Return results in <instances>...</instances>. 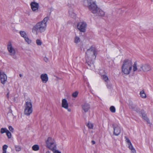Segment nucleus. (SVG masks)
<instances>
[{
  "label": "nucleus",
  "mask_w": 153,
  "mask_h": 153,
  "mask_svg": "<svg viewBox=\"0 0 153 153\" xmlns=\"http://www.w3.org/2000/svg\"><path fill=\"white\" fill-rule=\"evenodd\" d=\"M7 76L4 72L0 70V80L1 83L4 85L7 81Z\"/></svg>",
  "instance_id": "10"
},
{
  "label": "nucleus",
  "mask_w": 153,
  "mask_h": 153,
  "mask_svg": "<svg viewBox=\"0 0 153 153\" xmlns=\"http://www.w3.org/2000/svg\"><path fill=\"white\" fill-rule=\"evenodd\" d=\"M69 13L70 16L73 18H75L76 17V14L74 13L72 9H71V10H69Z\"/></svg>",
  "instance_id": "16"
},
{
  "label": "nucleus",
  "mask_w": 153,
  "mask_h": 153,
  "mask_svg": "<svg viewBox=\"0 0 153 153\" xmlns=\"http://www.w3.org/2000/svg\"><path fill=\"white\" fill-rule=\"evenodd\" d=\"M86 26V24L83 22H79L77 25V29L80 31L82 32H84L85 31V28Z\"/></svg>",
  "instance_id": "9"
},
{
  "label": "nucleus",
  "mask_w": 153,
  "mask_h": 153,
  "mask_svg": "<svg viewBox=\"0 0 153 153\" xmlns=\"http://www.w3.org/2000/svg\"><path fill=\"white\" fill-rule=\"evenodd\" d=\"M141 116L142 118L143 117H145V116L146 115V114L145 113L143 112V111H141Z\"/></svg>",
  "instance_id": "33"
},
{
  "label": "nucleus",
  "mask_w": 153,
  "mask_h": 153,
  "mask_svg": "<svg viewBox=\"0 0 153 153\" xmlns=\"http://www.w3.org/2000/svg\"><path fill=\"white\" fill-rule=\"evenodd\" d=\"M82 109L85 112H87L90 109V106L89 104L87 103H85L82 105Z\"/></svg>",
  "instance_id": "13"
},
{
  "label": "nucleus",
  "mask_w": 153,
  "mask_h": 153,
  "mask_svg": "<svg viewBox=\"0 0 153 153\" xmlns=\"http://www.w3.org/2000/svg\"><path fill=\"white\" fill-rule=\"evenodd\" d=\"M8 146L6 145H4L2 147V150H7Z\"/></svg>",
  "instance_id": "34"
},
{
  "label": "nucleus",
  "mask_w": 153,
  "mask_h": 153,
  "mask_svg": "<svg viewBox=\"0 0 153 153\" xmlns=\"http://www.w3.org/2000/svg\"><path fill=\"white\" fill-rule=\"evenodd\" d=\"M86 56H85L87 65L88 68L91 69H93L94 67L93 59H95L97 54L96 50L91 47L88 49L86 52Z\"/></svg>",
  "instance_id": "2"
},
{
  "label": "nucleus",
  "mask_w": 153,
  "mask_h": 153,
  "mask_svg": "<svg viewBox=\"0 0 153 153\" xmlns=\"http://www.w3.org/2000/svg\"><path fill=\"white\" fill-rule=\"evenodd\" d=\"M9 92H8V93H7V97L8 98L9 97Z\"/></svg>",
  "instance_id": "39"
},
{
  "label": "nucleus",
  "mask_w": 153,
  "mask_h": 153,
  "mask_svg": "<svg viewBox=\"0 0 153 153\" xmlns=\"http://www.w3.org/2000/svg\"><path fill=\"white\" fill-rule=\"evenodd\" d=\"M40 78L43 82L46 83L48 80V77L47 74H42L40 76Z\"/></svg>",
  "instance_id": "15"
},
{
  "label": "nucleus",
  "mask_w": 153,
  "mask_h": 153,
  "mask_svg": "<svg viewBox=\"0 0 153 153\" xmlns=\"http://www.w3.org/2000/svg\"><path fill=\"white\" fill-rule=\"evenodd\" d=\"M25 41L28 44H30L31 42V40L27 36L26 37H25L24 38Z\"/></svg>",
  "instance_id": "22"
},
{
  "label": "nucleus",
  "mask_w": 153,
  "mask_h": 153,
  "mask_svg": "<svg viewBox=\"0 0 153 153\" xmlns=\"http://www.w3.org/2000/svg\"><path fill=\"white\" fill-rule=\"evenodd\" d=\"M129 107L131 109H134V106L133 105H129Z\"/></svg>",
  "instance_id": "36"
},
{
  "label": "nucleus",
  "mask_w": 153,
  "mask_h": 153,
  "mask_svg": "<svg viewBox=\"0 0 153 153\" xmlns=\"http://www.w3.org/2000/svg\"><path fill=\"white\" fill-rule=\"evenodd\" d=\"M87 126L89 128L92 129L93 127V125L91 123H88L87 125Z\"/></svg>",
  "instance_id": "27"
},
{
  "label": "nucleus",
  "mask_w": 153,
  "mask_h": 153,
  "mask_svg": "<svg viewBox=\"0 0 153 153\" xmlns=\"http://www.w3.org/2000/svg\"><path fill=\"white\" fill-rule=\"evenodd\" d=\"M36 43L38 45H40L42 44V42L40 40L37 39L36 40Z\"/></svg>",
  "instance_id": "29"
},
{
  "label": "nucleus",
  "mask_w": 153,
  "mask_h": 153,
  "mask_svg": "<svg viewBox=\"0 0 153 153\" xmlns=\"http://www.w3.org/2000/svg\"><path fill=\"white\" fill-rule=\"evenodd\" d=\"M32 105L30 101L26 102L25 104L24 113L27 116L29 115L32 112Z\"/></svg>",
  "instance_id": "7"
},
{
  "label": "nucleus",
  "mask_w": 153,
  "mask_h": 153,
  "mask_svg": "<svg viewBox=\"0 0 153 153\" xmlns=\"http://www.w3.org/2000/svg\"><path fill=\"white\" fill-rule=\"evenodd\" d=\"M132 66V62L131 59H126L123 61L122 66V71L125 74L128 75L130 73Z\"/></svg>",
  "instance_id": "4"
},
{
  "label": "nucleus",
  "mask_w": 153,
  "mask_h": 153,
  "mask_svg": "<svg viewBox=\"0 0 153 153\" xmlns=\"http://www.w3.org/2000/svg\"><path fill=\"white\" fill-rule=\"evenodd\" d=\"M110 111L112 113H114L115 112V108L114 106H112L110 108Z\"/></svg>",
  "instance_id": "24"
},
{
  "label": "nucleus",
  "mask_w": 153,
  "mask_h": 153,
  "mask_svg": "<svg viewBox=\"0 0 153 153\" xmlns=\"http://www.w3.org/2000/svg\"><path fill=\"white\" fill-rule=\"evenodd\" d=\"M15 148L17 152H19L21 150V148L19 146H15Z\"/></svg>",
  "instance_id": "26"
},
{
  "label": "nucleus",
  "mask_w": 153,
  "mask_h": 153,
  "mask_svg": "<svg viewBox=\"0 0 153 153\" xmlns=\"http://www.w3.org/2000/svg\"><path fill=\"white\" fill-rule=\"evenodd\" d=\"M46 153H50V152L49 151H48L46 152Z\"/></svg>",
  "instance_id": "43"
},
{
  "label": "nucleus",
  "mask_w": 153,
  "mask_h": 153,
  "mask_svg": "<svg viewBox=\"0 0 153 153\" xmlns=\"http://www.w3.org/2000/svg\"><path fill=\"white\" fill-rule=\"evenodd\" d=\"M55 153H61V152L58 150H56L54 152Z\"/></svg>",
  "instance_id": "38"
},
{
  "label": "nucleus",
  "mask_w": 153,
  "mask_h": 153,
  "mask_svg": "<svg viewBox=\"0 0 153 153\" xmlns=\"http://www.w3.org/2000/svg\"><path fill=\"white\" fill-rule=\"evenodd\" d=\"M143 119L146 120L147 123H149V120L146 115L145 116V117H143Z\"/></svg>",
  "instance_id": "31"
},
{
  "label": "nucleus",
  "mask_w": 153,
  "mask_h": 153,
  "mask_svg": "<svg viewBox=\"0 0 153 153\" xmlns=\"http://www.w3.org/2000/svg\"><path fill=\"white\" fill-rule=\"evenodd\" d=\"M113 126L114 129V134L116 136L118 135L120 133V128L118 126L114 127V125Z\"/></svg>",
  "instance_id": "14"
},
{
  "label": "nucleus",
  "mask_w": 153,
  "mask_h": 153,
  "mask_svg": "<svg viewBox=\"0 0 153 153\" xmlns=\"http://www.w3.org/2000/svg\"><path fill=\"white\" fill-rule=\"evenodd\" d=\"M32 149L34 151H36L39 150V147L38 145H35L32 146Z\"/></svg>",
  "instance_id": "20"
},
{
  "label": "nucleus",
  "mask_w": 153,
  "mask_h": 153,
  "mask_svg": "<svg viewBox=\"0 0 153 153\" xmlns=\"http://www.w3.org/2000/svg\"><path fill=\"white\" fill-rule=\"evenodd\" d=\"M8 130L6 128H2L1 130V134L6 133Z\"/></svg>",
  "instance_id": "25"
},
{
  "label": "nucleus",
  "mask_w": 153,
  "mask_h": 153,
  "mask_svg": "<svg viewBox=\"0 0 153 153\" xmlns=\"http://www.w3.org/2000/svg\"><path fill=\"white\" fill-rule=\"evenodd\" d=\"M125 139H126V142L128 144H131V142L130 141V140L127 137H125Z\"/></svg>",
  "instance_id": "30"
},
{
  "label": "nucleus",
  "mask_w": 153,
  "mask_h": 153,
  "mask_svg": "<svg viewBox=\"0 0 153 153\" xmlns=\"http://www.w3.org/2000/svg\"><path fill=\"white\" fill-rule=\"evenodd\" d=\"M62 107L66 109L68 112H70L71 109L68 108V104L67 100L65 99H63L62 100Z\"/></svg>",
  "instance_id": "11"
},
{
  "label": "nucleus",
  "mask_w": 153,
  "mask_h": 153,
  "mask_svg": "<svg viewBox=\"0 0 153 153\" xmlns=\"http://www.w3.org/2000/svg\"><path fill=\"white\" fill-rule=\"evenodd\" d=\"M128 148L129 149L134 153H135L136 152V151L135 149L134 148L131 143V144H128Z\"/></svg>",
  "instance_id": "19"
},
{
  "label": "nucleus",
  "mask_w": 153,
  "mask_h": 153,
  "mask_svg": "<svg viewBox=\"0 0 153 153\" xmlns=\"http://www.w3.org/2000/svg\"><path fill=\"white\" fill-rule=\"evenodd\" d=\"M19 76L20 77H21L22 76V74H19Z\"/></svg>",
  "instance_id": "42"
},
{
  "label": "nucleus",
  "mask_w": 153,
  "mask_h": 153,
  "mask_svg": "<svg viewBox=\"0 0 153 153\" xmlns=\"http://www.w3.org/2000/svg\"><path fill=\"white\" fill-rule=\"evenodd\" d=\"M46 143L47 147L52 151L56 148V145L54 140L51 137H49L46 141Z\"/></svg>",
  "instance_id": "6"
},
{
  "label": "nucleus",
  "mask_w": 153,
  "mask_h": 153,
  "mask_svg": "<svg viewBox=\"0 0 153 153\" xmlns=\"http://www.w3.org/2000/svg\"><path fill=\"white\" fill-rule=\"evenodd\" d=\"M7 150H3L2 153H6L7 152Z\"/></svg>",
  "instance_id": "41"
},
{
  "label": "nucleus",
  "mask_w": 153,
  "mask_h": 153,
  "mask_svg": "<svg viewBox=\"0 0 153 153\" xmlns=\"http://www.w3.org/2000/svg\"><path fill=\"white\" fill-rule=\"evenodd\" d=\"M19 33L21 36L24 38H25V37H26L27 36L26 32L24 31H20L19 32Z\"/></svg>",
  "instance_id": "17"
},
{
  "label": "nucleus",
  "mask_w": 153,
  "mask_h": 153,
  "mask_svg": "<svg viewBox=\"0 0 153 153\" xmlns=\"http://www.w3.org/2000/svg\"><path fill=\"white\" fill-rule=\"evenodd\" d=\"M44 60L46 62H48V58L46 57H45L44 58Z\"/></svg>",
  "instance_id": "37"
},
{
  "label": "nucleus",
  "mask_w": 153,
  "mask_h": 153,
  "mask_svg": "<svg viewBox=\"0 0 153 153\" xmlns=\"http://www.w3.org/2000/svg\"><path fill=\"white\" fill-rule=\"evenodd\" d=\"M78 94V92L77 91H76L74 92L72 94V96L74 97H76Z\"/></svg>",
  "instance_id": "32"
},
{
  "label": "nucleus",
  "mask_w": 153,
  "mask_h": 153,
  "mask_svg": "<svg viewBox=\"0 0 153 153\" xmlns=\"http://www.w3.org/2000/svg\"><path fill=\"white\" fill-rule=\"evenodd\" d=\"M80 38L76 36L74 39V42L76 43H78L80 42Z\"/></svg>",
  "instance_id": "21"
},
{
  "label": "nucleus",
  "mask_w": 153,
  "mask_h": 153,
  "mask_svg": "<svg viewBox=\"0 0 153 153\" xmlns=\"http://www.w3.org/2000/svg\"><path fill=\"white\" fill-rule=\"evenodd\" d=\"M151 70V66L149 64H141L137 67V63L135 62L133 65V71L134 72L137 71L138 72H147L150 71Z\"/></svg>",
  "instance_id": "5"
},
{
  "label": "nucleus",
  "mask_w": 153,
  "mask_h": 153,
  "mask_svg": "<svg viewBox=\"0 0 153 153\" xmlns=\"http://www.w3.org/2000/svg\"><path fill=\"white\" fill-rule=\"evenodd\" d=\"M7 49L10 53V55L14 59H16L17 56L15 55V51L13 47L11 42L9 41L7 44Z\"/></svg>",
  "instance_id": "8"
},
{
  "label": "nucleus",
  "mask_w": 153,
  "mask_h": 153,
  "mask_svg": "<svg viewBox=\"0 0 153 153\" xmlns=\"http://www.w3.org/2000/svg\"><path fill=\"white\" fill-rule=\"evenodd\" d=\"M6 135L7 136V137L9 138H10L11 137V133L8 131V130L7 132H6Z\"/></svg>",
  "instance_id": "28"
},
{
  "label": "nucleus",
  "mask_w": 153,
  "mask_h": 153,
  "mask_svg": "<svg viewBox=\"0 0 153 153\" xmlns=\"http://www.w3.org/2000/svg\"><path fill=\"white\" fill-rule=\"evenodd\" d=\"M140 96L142 98H145L146 97V94L145 93L143 90H142L140 92Z\"/></svg>",
  "instance_id": "18"
},
{
  "label": "nucleus",
  "mask_w": 153,
  "mask_h": 153,
  "mask_svg": "<svg viewBox=\"0 0 153 153\" xmlns=\"http://www.w3.org/2000/svg\"><path fill=\"white\" fill-rule=\"evenodd\" d=\"M9 129L10 131L12 132H13V128L11 126H10L9 127Z\"/></svg>",
  "instance_id": "35"
},
{
  "label": "nucleus",
  "mask_w": 153,
  "mask_h": 153,
  "mask_svg": "<svg viewBox=\"0 0 153 153\" xmlns=\"http://www.w3.org/2000/svg\"><path fill=\"white\" fill-rule=\"evenodd\" d=\"M102 77L105 82H107L108 81V78L106 75H104L102 76Z\"/></svg>",
  "instance_id": "23"
},
{
  "label": "nucleus",
  "mask_w": 153,
  "mask_h": 153,
  "mask_svg": "<svg viewBox=\"0 0 153 153\" xmlns=\"http://www.w3.org/2000/svg\"><path fill=\"white\" fill-rule=\"evenodd\" d=\"M49 17H46L41 21L37 23L32 28V32L33 33H42L46 30L47 26V22L49 20Z\"/></svg>",
  "instance_id": "3"
},
{
  "label": "nucleus",
  "mask_w": 153,
  "mask_h": 153,
  "mask_svg": "<svg viewBox=\"0 0 153 153\" xmlns=\"http://www.w3.org/2000/svg\"><path fill=\"white\" fill-rule=\"evenodd\" d=\"M30 5L33 11H35L38 10L39 7V4L38 3L33 2L31 3Z\"/></svg>",
  "instance_id": "12"
},
{
  "label": "nucleus",
  "mask_w": 153,
  "mask_h": 153,
  "mask_svg": "<svg viewBox=\"0 0 153 153\" xmlns=\"http://www.w3.org/2000/svg\"><path fill=\"white\" fill-rule=\"evenodd\" d=\"M87 7L89 10L94 14L99 16H103L104 12L98 7L96 0H87Z\"/></svg>",
  "instance_id": "1"
},
{
  "label": "nucleus",
  "mask_w": 153,
  "mask_h": 153,
  "mask_svg": "<svg viewBox=\"0 0 153 153\" xmlns=\"http://www.w3.org/2000/svg\"><path fill=\"white\" fill-rule=\"evenodd\" d=\"M91 143L92 144L94 145L95 143V142L94 140H92Z\"/></svg>",
  "instance_id": "40"
}]
</instances>
